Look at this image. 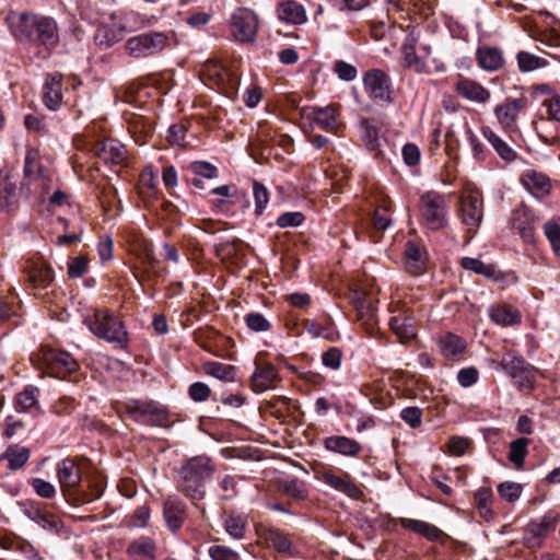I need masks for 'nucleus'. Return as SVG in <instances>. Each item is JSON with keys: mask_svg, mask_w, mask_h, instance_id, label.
<instances>
[{"mask_svg": "<svg viewBox=\"0 0 560 560\" xmlns=\"http://www.w3.org/2000/svg\"><path fill=\"white\" fill-rule=\"evenodd\" d=\"M167 45V35L160 32H151L130 37L126 42V50L133 58H145L161 52Z\"/></svg>", "mask_w": 560, "mask_h": 560, "instance_id": "6", "label": "nucleus"}, {"mask_svg": "<svg viewBox=\"0 0 560 560\" xmlns=\"http://www.w3.org/2000/svg\"><path fill=\"white\" fill-rule=\"evenodd\" d=\"M482 135L493 147V149L501 159H503L506 162H512L515 160L516 152L505 141H503L490 127H483Z\"/></svg>", "mask_w": 560, "mask_h": 560, "instance_id": "39", "label": "nucleus"}, {"mask_svg": "<svg viewBox=\"0 0 560 560\" xmlns=\"http://www.w3.org/2000/svg\"><path fill=\"white\" fill-rule=\"evenodd\" d=\"M95 155L106 164H121L127 159V150L122 143L114 139H105L94 144Z\"/></svg>", "mask_w": 560, "mask_h": 560, "instance_id": "15", "label": "nucleus"}, {"mask_svg": "<svg viewBox=\"0 0 560 560\" xmlns=\"http://www.w3.org/2000/svg\"><path fill=\"white\" fill-rule=\"evenodd\" d=\"M400 418L412 429L422 423V410L419 407H407L400 412Z\"/></svg>", "mask_w": 560, "mask_h": 560, "instance_id": "60", "label": "nucleus"}, {"mask_svg": "<svg viewBox=\"0 0 560 560\" xmlns=\"http://www.w3.org/2000/svg\"><path fill=\"white\" fill-rule=\"evenodd\" d=\"M512 378L515 380L516 386L520 390L529 393L534 389L535 374L534 369L530 365L513 375Z\"/></svg>", "mask_w": 560, "mask_h": 560, "instance_id": "53", "label": "nucleus"}, {"mask_svg": "<svg viewBox=\"0 0 560 560\" xmlns=\"http://www.w3.org/2000/svg\"><path fill=\"white\" fill-rule=\"evenodd\" d=\"M19 306L16 296L13 294L0 299V323L13 320V323L18 325L20 323L16 320V318H19Z\"/></svg>", "mask_w": 560, "mask_h": 560, "instance_id": "46", "label": "nucleus"}, {"mask_svg": "<svg viewBox=\"0 0 560 560\" xmlns=\"http://www.w3.org/2000/svg\"><path fill=\"white\" fill-rule=\"evenodd\" d=\"M305 217L302 212H285L278 217L277 225L281 229L300 226Z\"/></svg>", "mask_w": 560, "mask_h": 560, "instance_id": "61", "label": "nucleus"}, {"mask_svg": "<svg viewBox=\"0 0 560 560\" xmlns=\"http://www.w3.org/2000/svg\"><path fill=\"white\" fill-rule=\"evenodd\" d=\"M320 480L336 491L346 494L350 499L360 500L363 497L362 489L353 482L352 478L348 474L338 475L332 470H326L322 472Z\"/></svg>", "mask_w": 560, "mask_h": 560, "instance_id": "13", "label": "nucleus"}, {"mask_svg": "<svg viewBox=\"0 0 560 560\" xmlns=\"http://www.w3.org/2000/svg\"><path fill=\"white\" fill-rule=\"evenodd\" d=\"M35 14L10 13L8 23L13 36L21 42H32L36 27Z\"/></svg>", "mask_w": 560, "mask_h": 560, "instance_id": "16", "label": "nucleus"}, {"mask_svg": "<svg viewBox=\"0 0 560 560\" xmlns=\"http://www.w3.org/2000/svg\"><path fill=\"white\" fill-rule=\"evenodd\" d=\"M58 39L56 22L50 18L37 15L32 43L46 47H54L58 43Z\"/></svg>", "mask_w": 560, "mask_h": 560, "instance_id": "22", "label": "nucleus"}, {"mask_svg": "<svg viewBox=\"0 0 560 560\" xmlns=\"http://www.w3.org/2000/svg\"><path fill=\"white\" fill-rule=\"evenodd\" d=\"M186 135H187V127L185 126V124H183V122L175 124L168 128L167 140L173 145L185 147L187 144V142L185 140Z\"/></svg>", "mask_w": 560, "mask_h": 560, "instance_id": "56", "label": "nucleus"}, {"mask_svg": "<svg viewBox=\"0 0 560 560\" xmlns=\"http://www.w3.org/2000/svg\"><path fill=\"white\" fill-rule=\"evenodd\" d=\"M522 491V485L514 481H504L498 486V493L500 497L510 503L515 502L521 497Z\"/></svg>", "mask_w": 560, "mask_h": 560, "instance_id": "52", "label": "nucleus"}, {"mask_svg": "<svg viewBox=\"0 0 560 560\" xmlns=\"http://www.w3.org/2000/svg\"><path fill=\"white\" fill-rule=\"evenodd\" d=\"M213 470L210 458L201 456L190 458L179 471L182 490L192 499H202L205 495L202 483Z\"/></svg>", "mask_w": 560, "mask_h": 560, "instance_id": "3", "label": "nucleus"}, {"mask_svg": "<svg viewBox=\"0 0 560 560\" xmlns=\"http://www.w3.org/2000/svg\"><path fill=\"white\" fill-rule=\"evenodd\" d=\"M279 21L289 25H303L307 22L306 9L296 0H283L276 7Z\"/></svg>", "mask_w": 560, "mask_h": 560, "instance_id": "18", "label": "nucleus"}, {"mask_svg": "<svg viewBox=\"0 0 560 560\" xmlns=\"http://www.w3.org/2000/svg\"><path fill=\"white\" fill-rule=\"evenodd\" d=\"M313 122L318 128L324 129L326 131H334L337 124V109L332 106L323 107H314L312 109Z\"/></svg>", "mask_w": 560, "mask_h": 560, "instance_id": "38", "label": "nucleus"}, {"mask_svg": "<svg viewBox=\"0 0 560 560\" xmlns=\"http://www.w3.org/2000/svg\"><path fill=\"white\" fill-rule=\"evenodd\" d=\"M27 272L28 280L35 288H46L54 281V271L44 262H32Z\"/></svg>", "mask_w": 560, "mask_h": 560, "instance_id": "37", "label": "nucleus"}, {"mask_svg": "<svg viewBox=\"0 0 560 560\" xmlns=\"http://www.w3.org/2000/svg\"><path fill=\"white\" fill-rule=\"evenodd\" d=\"M324 447L346 457H357L362 452V445L354 439L345 435H330L324 440Z\"/></svg>", "mask_w": 560, "mask_h": 560, "instance_id": "21", "label": "nucleus"}, {"mask_svg": "<svg viewBox=\"0 0 560 560\" xmlns=\"http://www.w3.org/2000/svg\"><path fill=\"white\" fill-rule=\"evenodd\" d=\"M377 301L363 291L354 293L353 304L358 314V319L366 325H373L376 316Z\"/></svg>", "mask_w": 560, "mask_h": 560, "instance_id": "28", "label": "nucleus"}, {"mask_svg": "<svg viewBox=\"0 0 560 560\" xmlns=\"http://www.w3.org/2000/svg\"><path fill=\"white\" fill-rule=\"evenodd\" d=\"M512 226L518 232L525 242H530L533 240V217L527 208L521 207L514 210L512 217Z\"/></svg>", "mask_w": 560, "mask_h": 560, "instance_id": "33", "label": "nucleus"}, {"mask_svg": "<svg viewBox=\"0 0 560 560\" xmlns=\"http://www.w3.org/2000/svg\"><path fill=\"white\" fill-rule=\"evenodd\" d=\"M25 197L24 187L18 186V182L9 171L0 173V208L5 212L15 211L20 200Z\"/></svg>", "mask_w": 560, "mask_h": 560, "instance_id": "10", "label": "nucleus"}, {"mask_svg": "<svg viewBox=\"0 0 560 560\" xmlns=\"http://www.w3.org/2000/svg\"><path fill=\"white\" fill-rule=\"evenodd\" d=\"M501 365L512 377L516 373L523 371V369H526L529 364L526 363L523 358L515 355L513 352H506L502 357Z\"/></svg>", "mask_w": 560, "mask_h": 560, "instance_id": "50", "label": "nucleus"}, {"mask_svg": "<svg viewBox=\"0 0 560 560\" xmlns=\"http://www.w3.org/2000/svg\"><path fill=\"white\" fill-rule=\"evenodd\" d=\"M44 103L47 108L56 110L62 103V75L49 74L44 84Z\"/></svg>", "mask_w": 560, "mask_h": 560, "instance_id": "26", "label": "nucleus"}, {"mask_svg": "<svg viewBox=\"0 0 560 560\" xmlns=\"http://www.w3.org/2000/svg\"><path fill=\"white\" fill-rule=\"evenodd\" d=\"M518 69L522 72H530L547 66V61L527 51H520L516 56Z\"/></svg>", "mask_w": 560, "mask_h": 560, "instance_id": "47", "label": "nucleus"}, {"mask_svg": "<svg viewBox=\"0 0 560 560\" xmlns=\"http://www.w3.org/2000/svg\"><path fill=\"white\" fill-rule=\"evenodd\" d=\"M490 319L501 326H513L521 323L520 311L506 304L492 305L489 308Z\"/></svg>", "mask_w": 560, "mask_h": 560, "instance_id": "30", "label": "nucleus"}, {"mask_svg": "<svg viewBox=\"0 0 560 560\" xmlns=\"http://www.w3.org/2000/svg\"><path fill=\"white\" fill-rule=\"evenodd\" d=\"M399 523L404 528L410 529L430 541H438L442 539L444 535L443 532L435 525H432L423 521L401 517L399 520Z\"/></svg>", "mask_w": 560, "mask_h": 560, "instance_id": "31", "label": "nucleus"}, {"mask_svg": "<svg viewBox=\"0 0 560 560\" xmlns=\"http://www.w3.org/2000/svg\"><path fill=\"white\" fill-rule=\"evenodd\" d=\"M253 196L255 200V213L260 215L269 202V192L265 185L253 180Z\"/></svg>", "mask_w": 560, "mask_h": 560, "instance_id": "51", "label": "nucleus"}, {"mask_svg": "<svg viewBox=\"0 0 560 560\" xmlns=\"http://www.w3.org/2000/svg\"><path fill=\"white\" fill-rule=\"evenodd\" d=\"M125 411L135 421L148 425L166 427L168 423L166 409L152 400H130Z\"/></svg>", "mask_w": 560, "mask_h": 560, "instance_id": "5", "label": "nucleus"}, {"mask_svg": "<svg viewBox=\"0 0 560 560\" xmlns=\"http://www.w3.org/2000/svg\"><path fill=\"white\" fill-rule=\"evenodd\" d=\"M31 486L33 487L35 493L40 498L51 499L56 494L55 486L43 478H33L31 480Z\"/></svg>", "mask_w": 560, "mask_h": 560, "instance_id": "58", "label": "nucleus"}, {"mask_svg": "<svg viewBox=\"0 0 560 560\" xmlns=\"http://www.w3.org/2000/svg\"><path fill=\"white\" fill-rule=\"evenodd\" d=\"M559 514L549 511L547 512L539 522H530L525 529V538L530 541L535 538H544L550 532L556 529L559 522Z\"/></svg>", "mask_w": 560, "mask_h": 560, "instance_id": "25", "label": "nucleus"}, {"mask_svg": "<svg viewBox=\"0 0 560 560\" xmlns=\"http://www.w3.org/2000/svg\"><path fill=\"white\" fill-rule=\"evenodd\" d=\"M127 551L133 560H153L156 546L151 538L140 537L128 546Z\"/></svg>", "mask_w": 560, "mask_h": 560, "instance_id": "36", "label": "nucleus"}, {"mask_svg": "<svg viewBox=\"0 0 560 560\" xmlns=\"http://www.w3.org/2000/svg\"><path fill=\"white\" fill-rule=\"evenodd\" d=\"M528 105L526 96H520L516 98H508L504 103L499 104L494 108V114L503 127H511L515 124L521 110L526 108Z\"/></svg>", "mask_w": 560, "mask_h": 560, "instance_id": "20", "label": "nucleus"}, {"mask_svg": "<svg viewBox=\"0 0 560 560\" xmlns=\"http://www.w3.org/2000/svg\"><path fill=\"white\" fill-rule=\"evenodd\" d=\"M208 553L212 560H240V555L236 551L222 545L211 546Z\"/></svg>", "mask_w": 560, "mask_h": 560, "instance_id": "59", "label": "nucleus"}, {"mask_svg": "<svg viewBox=\"0 0 560 560\" xmlns=\"http://www.w3.org/2000/svg\"><path fill=\"white\" fill-rule=\"evenodd\" d=\"M56 474L60 490L65 497L71 495V491L82 481V470L73 458L68 457L58 463Z\"/></svg>", "mask_w": 560, "mask_h": 560, "instance_id": "12", "label": "nucleus"}, {"mask_svg": "<svg viewBox=\"0 0 560 560\" xmlns=\"http://www.w3.org/2000/svg\"><path fill=\"white\" fill-rule=\"evenodd\" d=\"M428 254L425 248L413 241H408L405 247V266L410 275L419 276L425 272Z\"/></svg>", "mask_w": 560, "mask_h": 560, "instance_id": "19", "label": "nucleus"}, {"mask_svg": "<svg viewBox=\"0 0 560 560\" xmlns=\"http://www.w3.org/2000/svg\"><path fill=\"white\" fill-rule=\"evenodd\" d=\"M478 66L488 72H494L504 66L502 50L497 47L482 46L476 51Z\"/></svg>", "mask_w": 560, "mask_h": 560, "instance_id": "27", "label": "nucleus"}, {"mask_svg": "<svg viewBox=\"0 0 560 560\" xmlns=\"http://www.w3.org/2000/svg\"><path fill=\"white\" fill-rule=\"evenodd\" d=\"M363 85L368 95L376 101H389L392 83L389 75L381 69H371L363 75Z\"/></svg>", "mask_w": 560, "mask_h": 560, "instance_id": "11", "label": "nucleus"}, {"mask_svg": "<svg viewBox=\"0 0 560 560\" xmlns=\"http://www.w3.org/2000/svg\"><path fill=\"white\" fill-rule=\"evenodd\" d=\"M334 70L338 78L342 81H353L358 75L357 68L342 60L336 61Z\"/></svg>", "mask_w": 560, "mask_h": 560, "instance_id": "62", "label": "nucleus"}, {"mask_svg": "<svg viewBox=\"0 0 560 560\" xmlns=\"http://www.w3.org/2000/svg\"><path fill=\"white\" fill-rule=\"evenodd\" d=\"M278 381V373L273 365H257L252 375V387L256 393H262L271 387Z\"/></svg>", "mask_w": 560, "mask_h": 560, "instance_id": "29", "label": "nucleus"}, {"mask_svg": "<svg viewBox=\"0 0 560 560\" xmlns=\"http://www.w3.org/2000/svg\"><path fill=\"white\" fill-rule=\"evenodd\" d=\"M37 150L30 149L25 156L24 164V191L25 198H44L51 188V177L46 173L38 162Z\"/></svg>", "mask_w": 560, "mask_h": 560, "instance_id": "4", "label": "nucleus"}, {"mask_svg": "<svg viewBox=\"0 0 560 560\" xmlns=\"http://www.w3.org/2000/svg\"><path fill=\"white\" fill-rule=\"evenodd\" d=\"M541 103L547 107L548 118L560 122V95L555 94L549 100H542Z\"/></svg>", "mask_w": 560, "mask_h": 560, "instance_id": "64", "label": "nucleus"}, {"mask_svg": "<svg viewBox=\"0 0 560 560\" xmlns=\"http://www.w3.org/2000/svg\"><path fill=\"white\" fill-rule=\"evenodd\" d=\"M455 92L464 100L476 103L486 104L491 97V92L479 82L460 77L454 85Z\"/></svg>", "mask_w": 560, "mask_h": 560, "instance_id": "14", "label": "nucleus"}, {"mask_svg": "<svg viewBox=\"0 0 560 560\" xmlns=\"http://www.w3.org/2000/svg\"><path fill=\"white\" fill-rule=\"evenodd\" d=\"M460 266L466 270L474 271L477 275H482L488 279L498 278V271L493 265L485 264L477 258L464 257L462 259Z\"/></svg>", "mask_w": 560, "mask_h": 560, "instance_id": "43", "label": "nucleus"}, {"mask_svg": "<svg viewBox=\"0 0 560 560\" xmlns=\"http://www.w3.org/2000/svg\"><path fill=\"white\" fill-rule=\"evenodd\" d=\"M38 388L34 386H27L20 392L15 397V408L18 411L26 412L33 407H38Z\"/></svg>", "mask_w": 560, "mask_h": 560, "instance_id": "44", "label": "nucleus"}, {"mask_svg": "<svg viewBox=\"0 0 560 560\" xmlns=\"http://www.w3.org/2000/svg\"><path fill=\"white\" fill-rule=\"evenodd\" d=\"M90 331L96 337L124 349L129 338L122 322L106 310H95L85 318Z\"/></svg>", "mask_w": 560, "mask_h": 560, "instance_id": "2", "label": "nucleus"}, {"mask_svg": "<svg viewBox=\"0 0 560 560\" xmlns=\"http://www.w3.org/2000/svg\"><path fill=\"white\" fill-rule=\"evenodd\" d=\"M446 205L444 198L436 192H425L420 199V214L431 230H440L446 224Z\"/></svg>", "mask_w": 560, "mask_h": 560, "instance_id": "8", "label": "nucleus"}, {"mask_svg": "<svg viewBox=\"0 0 560 560\" xmlns=\"http://www.w3.org/2000/svg\"><path fill=\"white\" fill-rule=\"evenodd\" d=\"M439 348L444 358L451 361H456L466 350V342L463 338L445 334L438 340Z\"/></svg>", "mask_w": 560, "mask_h": 560, "instance_id": "32", "label": "nucleus"}, {"mask_svg": "<svg viewBox=\"0 0 560 560\" xmlns=\"http://www.w3.org/2000/svg\"><path fill=\"white\" fill-rule=\"evenodd\" d=\"M528 445L529 440L526 438H518L510 443L508 458L516 469H523Z\"/></svg>", "mask_w": 560, "mask_h": 560, "instance_id": "40", "label": "nucleus"}, {"mask_svg": "<svg viewBox=\"0 0 560 560\" xmlns=\"http://www.w3.org/2000/svg\"><path fill=\"white\" fill-rule=\"evenodd\" d=\"M262 538L265 542L279 552H289L292 544L289 538L280 530L268 528L264 532Z\"/></svg>", "mask_w": 560, "mask_h": 560, "instance_id": "42", "label": "nucleus"}, {"mask_svg": "<svg viewBox=\"0 0 560 560\" xmlns=\"http://www.w3.org/2000/svg\"><path fill=\"white\" fill-rule=\"evenodd\" d=\"M280 489L287 495L295 500H305L307 498V490L304 483L298 479H288L281 481Z\"/></svg>", "mask_w": 560, "mask_h": 560, "instance_id": "48", "label": "nucleus"}, {"mask_svg": "<svg viewBox=\"0 0 560 560\" xmlns=\"http://www.w3.org/2000/svg\"><path fill=\"white\" fill-rule=\"evenodd\" d=\"M389 326L401 342H407L416 337L415 322L405 314L393 316Z\"/></svg>", "mask_w": 560, "mask_h": 560, "instance_id": "34", "label": "nucleus"}, {"mask_svg": "<svg viewBox=\"0 0 560 560\" xmlns=\"http://www.w3.org/2000/svg\"><path fill=\"white\" fill-rule=\"evenodd\" d=\"M522 185L535 197L544 198L550 194L551 180L542 172L529 168L521 175Z\"/></svg>", "mask_w": 560, "mask_h": 560, "instance_id": "17", "label": "nucleus"}, {"mask_svg": "<svg viewBox=\"0 0 560 560\" xmlns=\"http://www.w3.org/2000/svg\"><path fill=\"white\" fill-rule=\"evenodd\" d=\"M30 456V448L12 444L0 455V460H7L9 469L18 470L28 462Z\"/></svg>", "mask_w": 560, "mask_h": 560, "instance_id": "35", "label": "nucleus"}, {"mask_svg": "<svg viewBox=\"0 0 560 560\" xmlns=\"http://www.w3.org/2000/svg\"><path fill=\"white\" fill-rule=\"evenodd\" d=\"M224 528L231 537L241 539L245 534L246 521L238 515H228L224 521Z\"/></svg>", "mask_w": 560, "mask_h": 560, "instance_id": "49", "label": "nucleus"}, {"mask_svg": "<svg viewBox=\"0 0 560 560\" xmlns=\"http://www.w3.org/2000/svg\"><path fill=\"white\" fill-rule=\"evenodd\" d=\"M203 369L208 375L224 382H233L235 380V369L232 365L221 362H207Z\"/></svg>", "mask_w": 560, "mask_h": 560, "instance_id": "45", "label": "nucleus"}, {"mask_svg": "<svg viewBox=\"0 0 560 560\" xmlns=\"http://www.w3.org/2000/svg\"><path fill=\"white\" fill-rule=\"evenodd\" d=\"M245 323L250 330L257 332L267 331L271 327L269 320L259 313L247 314L245 316Z\"/></svg>", "mask_w": 560, "mask_h": 560, "instance_id": "57", "label": "nucleus"}, {"mask_svg": "<svg viewBox=\"0 0 560 560\" xmlns=\"http://www.w3.org/2000/svg\"><path fill=\"white\" fill-rule=\"evenodd\" d=\"M258 24V16L254 11L238 8L231 16L230 31L234 39L250 43L256 37Z\"/></svg>", "mask_w": 560, "mask_h": 560, "instance_id": "9", "label": "nucleus"}, {"mask_svg": "<svg viewBox=\"0 0 560 560\" xmlns=\"http://www.w3.org/2000/svg\"><path fill=\"white\" fill-rule=\"evenodd\" d=\"M34 365L47 375L66 378L79 371L78 361L67 351L57 350L48 346H42L31 357Z\"/></svg>", "mask_w": 560, "mask_h": 560, "instance_id": "1", "label": "nucleus"}, {"mask_svg": "<svg viewBox=\"0 0 560 560\" xmlns=\"http://www.w3.org/2000/svg\"><path fill=\"white\" fill-rule=\"evenodd\" d=\"M460 219L467 231L479 228L483 217V201L481 192L471 186H467L460 198Z\"/></svg>", "mask_w": 560, "mask_h": 560, "instance_id": "7", "label": "nucleus"}, {"mask_svg": "<svg viewBox=\"0 0 560 560\" xmlns=\"http://www.w3.org/2000/svg\"><path fill=\"white\" fill-rule=\"evenodd\" d=\"M163 515L167 527L172 532L178 530L186 518L185 504L176 498L170 497L163 506Z\"/></svg>", "mask_w": 560, "mask_h": 560, "instance_id": "24", "label": "nucleus"}, {"mask_svg": "<svg viewBox=\"0 0 560 560\" xmlns=\"http://www.w3.org/2000/svg\"><path fill=\"white\" fill-rule=\"evenodd\" d=\"M341 350L337 347H331L326 352L323 353L322 362L326 368L337 370L341 364Z\"/></svg>", "mask_w": 560, "mask_h": 560, "instance_id": "63", "label": "nucleus"}, {"mask_svg": "<svg viewBox=\"0 0 560 560\" xmlns=\"http://www.w3.org/2000/svg\"><path fill=\"white\" fill-rule=\"evenodd\" d=\"M402 67L417 73L427 72L425 61L416 54L413 44H405L402 47Z\"/></svg>", "mask_w": 560, "mask_h": 560, "instance_id": "41", "label": "nucleus"}, {"mask_svg": "<svg viewBox=\"0 0 560 560\" xmlns=\"http://www.w3.org/2000/svg\"><path fill=\"white\" fill-rule=\"evenodd\" d=\"M25 514L31 521L47 530L58 533L63 526L62 521L58 515L38 505H31L25 510Z\"/></svg>", "mask_w": 560, "mask_h": 560, "instance_id": "23", "label": "nucleus"}, {"mask_svg": "<svg viewBox=\"0 0 560 560\" xmlns=\"http://www.w3.org/2000/svg\"><path fill=\"white\" fill-rule=\"evenodd\" d=\"M544 232L556 255H560V223L549 221L544 225Z\"/></svg>", "mask_w": 560, "mask_h": 560, "instance_id": "55", "label": "nucleus"}, {"mask_svg": "<svg viewBox=\"0 0 560 560\" xmlns=\"http://www.w3.org/2000/svg\"><path fill=\"white\" fill-rule=\"evenodd\" d=\"M103 486L98 480H88V489L83 491L74 501L77 504L89 503L101 498Z\"/></svg>", "mask_w": 560, "mask_h": 560, "instance_id": "54", "label": "nucleus"}]
</instances>
